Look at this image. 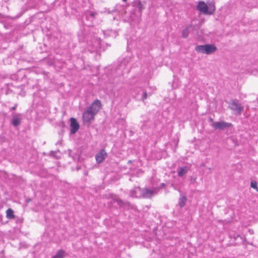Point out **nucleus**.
<instances>
[{
  "label": "nucleus",
  "instance_id": "nucleus-1",
  "mask_svg": "<svg viewBox=\"0 0 258 258\" xmlns=\"http://www.w3.org/2000/svg\"><path fill=\"white\" fill-rule=\"evenodd\" d=\"M101 102L97 99L95 100L91 105L88 107L83 113V120L85 124H90L94 120L95 115L101 109Z\"/></svg>",
  "mask_w": 258,
  "mask_h": 258
},
{
  "label": "nucleus",
  "instance_id": "nucleus-2",
  "mask_svg": "<svg viewBox=\"0 0 258 258\" xmlns=\"http://www.w3.org/2000/svg\"><path fill=\"white\" fill-rule=\"evenodd\" d=\"M217 50V47L214 44H211L199 45L195 48L197 52L208 55L214 53Z\"/></svg>",
  "mask_w": 258,
  "mask_h": 258
},
{
  "label": "nucleus",
  "instance_id": "nucleus-3",
  "mask_svg": "<svg viewBox=\"0 0 258 258\" xmlns=\"http://www.w3.org/2000/svg\"><path fill=\"white\" fill-rule=\"evenodd\" d=\"M197 9L206 15H212L215 11L214 4L210 3L207 6L204 2L201 1L197 6Z\"/></svg>",
  "mask_w": 258,
  "mask_h": 258
},
{
  "label": "nucleus",
  "instance_id": "nucleus-4",
  "mask_svg": "<svg viewBox=\"0 0 258 258\" xmlns=\"http://www.w3.org/2000/svg\"><path fill=\"white\" fill-rule=\"evenodd\" d=\"M229 107L236 115H240L243 110V107L239 103L237 100H232Z\"/></svg>",
  "mask_w": 258,
  "mask_h": 258
},
{
  "label": "nucleus",
  "instance_id": "nucleus-5",
  "mask_svg": "<svg viewBox=\"0 0 258 258\" xmlns=\"http://www.w3.org/2000/svg\"><path fill=\"white\" fill-rule=\"evenodd\" d=\"M231 123L226 122L225 121H218L213 123L212 126L215 130H224L232 126Z\"/></svg>",
  "mask_w": 258,
  "mask_h": 258
},
{
  "label": "nucleus",
  "instance_id": "nucleus-6",
  "mask_svg": "<svg viewBox=\"0 0 258 258\" xmlns=\"http://www.w3.org/2000/svg\"><path fill=\"white\" fill-rule=\"evenodd\" d=\"M155 195V191L153 190L150 189L148 188H141V195L139 198H143L145 199L151 198Z\"/></svg>",
  "mask_w": 258,
  "mask_h": 258
},
{
  "label": "nucleus",
  "instance_id": "nucleus-7",
  "mask_svg": "<svg viewBox=\"0 0 258 258\" xmlns=\"http://www.w3.org/2000/svg\"><path fill=\"white\" fill-rule=\"evenodd\" d=\"M132 6L134 8V10L138 11L140 13L145 9L144 5L140 0H135L132 3Z\"/></svg>",
  "mask_w": 258,
  "mask_h": 258
},
{
  "label": "nucleus",
  "instance_id": "nucleus-8",
  "mask_svg": "<svg viewBox=\"0 0 258 258\" xmlns=\"http://www.w3.org/2000/svg\"><path fill=\"white\" fill-rule=\"evenodd\" d=\"M71 124V133L72 134H75L79 128L80 125L79 123L77 122L76 119L74 118H71L70 119Z\"/></svg>",
  "mask_w": 258,
  "mask_h": 258
},
{
  "label": "nucleus",
  "instance_id": "nucleus-9",
  "mask_svg": "<svg viewBox=\"0 0 258 258\" xmlns=\"http://www.w3.org/2000/svg\"><path fill=\"white\" fill-rule=\"evenodd\" d=\"M107 157V153L104 150H101L98 153L96 156L95 159L98 163L102 162Z\"/></svg>",
  "mask_w": 258,
  "mask_h": 258
},
{
  "label": "nucleus",
  "instance_id": "nucleus-10",
  "mask_svg": "<svg viewBox=\"0 0 258 258\" xmlns=\"http://www.w3.org/2000/svg\"><path fill=\"white\" fill-rule=\"evenodd\" d=\"M116 202L120 207L131 208L132 205L128 202H123L122 200L114 197V203Z\"/></svg>",
  "mask_w": 258,
  "mask_h": 258
},
{
  "label": "nucleus",
  "instance_id": "nucleus-11",
  "mask_svg": "<svg viewBox=\"0 0 258 258\" xmlns=\"http://www.w3.org/2000/svg\"><path fill=\"white\" fill-rule=\"evenodd\" d=\"M141 188L139 186L134 187L130 191V196L132 198H139L137 195L138 191H141Z\"/></svg>",
  "mask_w": 258,
  "mask_h": 258
},
{
  "label": "nucleus",
  "instance_id": "nucleus-12",
  "mask_svg": "<svg viewBox=\"0 0 258 258\" xmlns=\"http://www.w3.org/2000/svg\"><path fill=\"white\" fill-rule=\"evenodd\" d=\"M20 116V114H16L13 116L12 123L14 126H17L20 124L21 120Z\"/></svg>",
  "mask_w": 258,
  "mask_h": 258
},
{
  "label": "nucleus",
  "instance_id": "nucleus-13",
  "mask_svg": "<svg viewBox=\"0 0 258 258\" xmlns=\"http://www.w3.org/2000/svg\"><path fill=\"white\" fill-rule=\"evenodd\" d=\"M188 171V168L186 166L180 167L178 169L177 174L179 177H182L185 175Z\"/></svg>",
  "mask_w": 258,
  "mask_h": 258
},
{
  "label": "nucleus",
  "instance_id": "nucleus-14",
  "mask_svg": "<svg viewBox=\"0 0 258 258\" xmlns=\"http://www.w3.org/2000/svg\"><path fill=\"white\" fill-rule=\"evenodd\" d=\"M187 198L185 196H180L179 199L178 205L181 208H183L186 204Z\"/></svg>",
  "mask_w": 258,
  "mask_h": 258
},
{
  "label": "nucleus",
  "instance_id": "nucleus-15",
  "mask_svg": "<svg viewBox=\"0 0 258 258\" xmlns=\"http://www.w3.org/2000/svg\"><path fill=\"white\" fill-rule=\"evenodd\" d=\"M117 127L119 128L121 130L125 129L126 127V122L123 119H121L117 123Z\"/></svg>",
  "mask_w": 258,
  "mask_h": 258
},
{
  "label": "nucleus",
  "instance_id": "nucleus-16",
  "mask_svg": "<svg viewBox=\"0 0 258 258\" xmlns=\"http://www.w3.org/2000/svg\"><path fill=\"white\" fill-rule=\"evenodd\" d=\"M191 25L186 26V28L182 32V37L186 38L188 36L189 28L191 27Z\"/></svg>",
  "mask_w": 258,
  "mask_h": 258
},
{
  "label": "nucleus",
  "instance_id": "nucleus-17",
  "mask_svg": "<svg viewBox=\"0 0 258 258\" xmlns=\"http://www.w3.org/2000/svg\"><path fill=\"white\" fill-rule=\"evenodd\" d=\"M64 253V251L62 250H59L52 258H63Z\"/></svg>",
  "mask_w": 258,
  "mask_h": 258
},
{
  "label": "nucleus",
  "instance_id": "nucleus-18",
  "mask_svg": "<svg viewBox=\"0 0 258 258\" xmlns=\"http://www.w3.org/2000/svg\"><path fill=\"white\" fill-rule=\"evenodd\" d=\"M14 212L11 209H9L7 211V217L9 219H13L14 218V215L13 214Z\"/></svg>",
  "mask_w": 258,
  "mask_h": 258
},
{
  "label": "nucleus",
  "instance_id": "nucleus-19",
  "mask_svg": "<svg viewBox=\"0 0 258 258\" xmlns=\"http://www.w3.org/2000/svg\"><path fill=\"white\" fill-rule=\"evenodd\" d=\"M250 186L254 189H257V184L255 181H252L251 182Z\"/></svg>",
  "mask_w": 258,
  "mask_h": 258
},
{
  "label": "nucleus",
  "instance_id": "nucleus-20",
  "mask_svg": "<svg viewBox=\"0 0 258 258\" xmlns=\"http://www.w3.org/2000/svg\"><path fill=\"white\" fill-rule=\"evenodd\" d=\"M147 97H148L147 93L146 92H144L143 96H142V100L144 101L145 99H146L147 98Z\"/></svg>",
  "mask_w": 258,
  "mask_h": 258
},
{
  "label": "nucleus",
  "instance_id": "nucleus-21",
  "mask_svg": "<svg viewBox=\"0 0 258 258\" xmlns=\"http://www.w3.org/2000/svg\"><path fill=\"white\" fill-rule=\"evenodd\" d=\"M209 121L210 122H212L213 123H214V120H213V119L212 117H209Z\"/></svg>",
  "mask_w": 258,
  "mask_h": 258
},
{
  "label": "nucleus",
  "instance_id": "nucleus-22",
  "mask_svg": "<svg viewBox=\"0 0 258 258\" xmlns=\"http://www.w3.org/2000/svg\"><path fill=\"white\" fill-rule=\"evenodd\" d=\"M96 42H97V45L96 47L97 48V47H99L100 45V40H97Z\"/></svg>",
  "mask_w": 258,
  "mask_h": 258
},
{
  "label": "nucleus",
  "instance_id": "nucleus-23",
  "mask_svg": "<svg viewBox=\"0 0 258 258\" xmlns=\"http://www.w3.org/2000/svg\"><path fill=\"white\" fill-rule=\"evenodd\" d=\"M248 232L250 234H253L254 233L253 230L251 229H249Z\"/></svg>",
  "mask_w": 258,
  "mask_h": 258
},
{
  "label": "nucleus",
  "instance_id": "nucleus-24",
  "mask_svg": "<svg viewBox=\"0 0 258 258\" xmlns=\"http://www.w3.org/2000/svg\"><path fill=\"white\" fill-rule=\"evenodd\" d=\"M57 153L55 152H51V155L52 156H55V154H56Z\"/></svg>",
  "mask_w": 258,
  "mask_h": 258
},
{
  "label": "nucleus",
  "instance_id": "nucleus-25",
  "mask_svg": "<svg viewBox=\"0 0 258 258\" xmlns=\"http://www.w3.org/2000/svg\"><path fill=\"white\" fill-rule=\"evenodd\" d=\"M95 13H93V12H91L90 13V15L92 17H94L95 15Z\"/></svg>",
  "mask_w": 258,
  "mask_h": 258
},
{
  "label": "nucleus",
  "instance_id": "nucleus-26",
  "mask_svg": "<svg viewBox=\"0 0 258 258\" xmlns=\"http://www.w3.org/2000/svg\"><path fill=\"white\" fill-rule=\"evenodd\" d=\"M164 186H165V184L164 183H162L160 185V188H162V187H164Z\"/></svg>",
  "mask_w": 258,
  "mask_h": 258
},
{
  "label": "nucleus",
  "instance_id": "nucleus-27",
  "mask_svg": "<svg viewBox=\"0 0 258 258\" xmlns=\"http://www.w3.org/2000/svg\"><path fill=\"white\" fill-rule=\"evenodd\" d=\"M16 108V106H14L13 108H12V109L13 110H15Z\"/></svg>",
  "mask_w": 258,
  "mask_h": 258
},
{
  "label": "nucleus",
  "instance_id": "nucleus-28",
  "mask_svg": "<svg viewBox=\"0 0 258 258\" xmlns=\"http://www.w3.org/2000/svg\"><path fill=\"white\" fill-rule=\"evenodd\" d=\"M123 2H125L126 0H122Z\"/></svg>",
  "mask_w": 258,
  "mask_h": 258
}]
</instances>
